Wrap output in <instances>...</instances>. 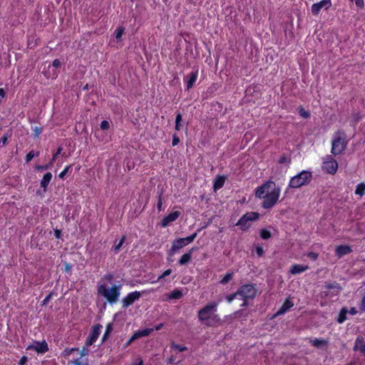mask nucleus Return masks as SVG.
I'll list each match as a JSON object with an SVG mask.
<instances>
[{
	"mask_svg": "<svg viewBox=\"0 0 365 365\" xmlns=\"http://www.w3.org/2000/svg\"><path fill=\"white\" fill-rule=\"evenodd\" d=\"M281 188L272 180H269L258 187L255 190V196L262 199V207L265 209L272 207L278 201Z\"/></svg>",
	"mask_w": 365,
	"mask_h": 365,
	"instance_id": "nucleus-1",
	"label": "nucleus"
},
{
	"mask_svg": "<svg viewBox=\"0 0 365 365\" xmlns=\"http://www.w3.org/2000/svg\"><path fill=\"white\" fill-rule=\"evenodd\" d=\"M218 303L212 302L205 306L198 312V319L207 326H214L220 322V319L215 314Z\"/></svg>",
	"mask_w": 365,
	"mask_h": 365,
	"instance_id": "nucleus-2",
	"label": "nucleus"
},
{
	"mask_svg": "<svg viewBox=\"0 0 365 365\" xmlns=\"http://www.w3.org/2000/svg\"><path fill=\"white\" fill-rule=\"evenodd\" d=\"M121 284H114L108 287L102 284L98 287V293L103 296L110 304H113L117 302L120 295Z\"/></svg>",
	"mask_w": 365,
	"mask_h": 365,
	"instance_id": "nucleus-3",
	"label": "nucleus"
},
{
	"mask_svg": "<svg viewBox=\"0 0 365 365\" xmlns=\"http://www.w3.org/2000/svg\"><path fill=\"white\" fill-rule=\"evenodd\" d=\"M346 135L342 130L336 131L331 143V153L334 155L341 154L346 147Z\"/></svg>",
	"mask_w": 365,
	"mask_h": 365,
	"instance_id": "nucleus-4",
	"label": "nucleus"
},
{
	"mask_svg": "<svg viewBox=\"0 0 365 365\" xmlns=\"http://www.w3.org/2000/svg\"><path fill=\"white\" fill-rule=\"evenodd\" d=\"M257 289L254 284H249L241 286L237 291L239 299L243 302L241 306L246 307L247 301L254 299L257 295Z\"/></svg>",
	"mask_w": 365,
	"mask_h": 365,
	"instance_id": "nucleus-5",
	"label": "nucleus"
},
{
	"mask_svg": "<svg viewBox=\"0 0 365 365\" xmlns=\"http://www.w3.org/2000/svg\"><path fill=\"white\" fill-rule=\"evenodd\" d=\"M312 178V174L307 170H302L299 174L292 177L289 182V187L292 188H299L303 185L309 184Z\"/></svg>",
	"mask_w": 365,
	"mask_h": 365,
	"instance_id": "nucleus-6",
	"label": "nucleus"
},
{
	"mask_svg": "<svg viewBox=\"0 0 365 365\" xmlns=\"http://www.w3.org/2000/svg\"><path fill=\"white\" fill-rule=\"evenodd\" d=\"M258 217L259 213L257 212H247L239 220L236 225L240 226L242 230H245L250 227L251 222L257 220Z\"/></svg>",
	"mask_w": 365,
	"mask_h": 365,
	"instance_id": "nucleus-7",
	"label": "nucleus"
},
{
	"mask_svg": "<svg viewBox=\"0 0 365 365\" xmlns=\"http://www.w3.org/2000/svg\"><path fill=\"white\" fill-rule=\"evenodd\" d=\"M197 233L195 232L189 237L185 238H180L178 240H175L173 242V245L170 249V252H172V254H174L181 248L189 245L195 239Z\"/></svg>",
	"mask_w": 365,
	"mask_h": 365,
	"instance_id": "nucleus-8",
	"label": "nucleus"
},
{
	"mask_svg": "<svg viewBox=\"0 0 365 365\" xmlns=\"http://www.w3.org/2000/svg\"><path fill=\"white\" fill-rule=\"evenodd\" d=\"M322 168L324 172L334 175L337 171L338 163L331 155H328L324 159Z\"/></svg>",
	"mask_w": 365,
	"mask_h": 365,
	"instance_id": "nucleus-9",
	"label": "nucleus"
},
{
	"mask_svg": "<svg viewBox=\"0 0 365 365\" xmlns=\"http://www.w3.org/2000/svg\"><path fill=\"white\" fill-rule=\"evenodd\" d=\"M331 6V0H322L312 6L311 11L313 15L317 16L322 9H328Z\"/></svg>",
	"mask_w": 365,
	"mask_h": 365,
	"instance_id": "nucleus-10",
	"label": "nucleus"
},
{
	"mask_svg": "<svg viewBox=\"0 0 365 365\" xmlns=\"http://www.w3.org/2000/svg\"><path fill=\"white\" fill-rule=\"evenodd\" d=\"M48 349V344L46 341H34L31 345L26 348L27 351L34 350L37 354H44Z\"/></svg>",
	"mask_w": 365,
	"mask_h": 365,
	"instance_id": "nucleus-11",
	"label": "nucleus"
},
{
	"mask_svg": "<svg viewBox=\"0 0 365 365\" xmlns=\"http://www.w3.org/2000/svg\"><path fill=\"white\" fill-rule=\"evenodd\" d=\"M101 329L102 326L101 324H97L92 328L89 336L86 342V346H91L97 340L100 335Z\"/></svg>",
	"mask_w": 365,
	"mask_h": 365,
	"instance_id": "nucleus-12",
	"label": "nucleus"
},
{
	"mask_svg": "<svg viewBox=\"0 0 365 365\" xmlns=\"http://www.w3.org/2000/svg\"><path fill=\"white\" fill-rule=\"evenodd\" d=\"M141 296L140 292H133L129 293L125 297H124L122 300V304L123 307H128L131 305L135 300H138Z\"/></svg>",
	"mask_w": 365,
	"mask_h": 365,
	"instance_id": "nucleus-13",
	"label": "nucleus"
},
{
	"mask_svg": "<svg viewBox=\"0 0 365 365\" xmlns=\"http://www.w3.org/2000/svg\"><path fill=\"white\" fill-rule=\"evenodd\" d=\"M180 215V212L179 211H175L170 214H169L168 216L165 217L162 222L161 225L163 227H165L169 225L170 223L172 222L175 221L179 216Z\"/></svg>",
	"mask_w": 365,
	"mask_h": 365,
	"instance_id": "nucleus-14",
	"label": "nucleus"
},
{
	"mask_svg": "<svg viewBox=\"0 0 365 365\" xmlns=\"http://www.w3.org/2000/svg\"><path fill=\"white\" fill-rule=\"evenodd\" d=\"M309 269L308 265H302L299 264H292L290 267L289 272L292 274H298Z\"/></svg>",
	"mask_w": 365,
	"mask_h": 365,
	"instance_id": "nucleus-15",
	"label": "nucleus"
},
{
	"mask_svg": "<svg viewBox=\"0 0 365 365\" xmlns=\"http://www.w3.org/2000/svg\"><path fill=\"white\" fill-rule=\"evenodd\" d=\"M351 248L348 245H340L336 248V254L339 258L344 255L351 253Z\"/></svg>",
	"mask_w": 365,
	"mask_h": 365,
	"instance_id": "nucleus-16",
	"label": "nucleus"
},
{
	"mask_svg": "<svg viewBox=\"0 0 365 365\" xmlns=\"http://www.w3.org/2000/svg\"><path fill=\"white\" fill-rule=\"evenodd\" d=\"M198 76V70H195L192 71L188 76V80L187 81V89L189 90L191 88L195 83L197 81Z\"/></svg>",
	"mask_w": 365,
	"mask_h": 365,
	"instance_id": "nucleus-17",
	"label": "nucleus"
},
{
	"mask_svg": "<svg viewBox=\"0 0 365 365\" xmlns=\"http://www.w3.org/2000/svg\"><path fill=\"white\" fill-rule=\"evenodd\" d=\"M294 306V304L292 302H291L289 299H287L282 304V306L280 307V309L277 311V315H282L284 314L286 312H287L290 308H292Z\"/></svg>",
	"mask_w": 365,
	"mask_h": 365,
	"instance_id": "nucleus-18",
	"label": "nucleus"
},
{
	"mask_svg": "<svg viewBox=\"0 0 365 365\" xmlns=\"http://www.w3.org/2000/svg\"><path fill=\"white\" fill-rule=\"evenodd\" d=\"M354 350H359L365 356V343L361 337L356 338Z\"/></svg>",
	"mask_w": 365,
	"mask_h": 365,
	"instance_id": "nucleus-19",
	"label": "nucleus"
},
{
	"mask_svg": "<svg viewBox=\"0 0 365 365\" xmlns=\"http://www.w3.org/2000/svg\"><path fill=\"white\" fill-rule=\"evenodd\" d=\"M309 343L312 346H314L317 348H319V347H322L324 346H327L329 342L326 339L314 338V339H310Z\"/></svg>",
	"mask_w": 365,
	"mask_h": 365,
	"instance_id": "nucleus-20",
	"label": "nucleus"
},
{
	"mask_svg": "<svg viewBox=\"0 0 365 365\" xmlns=\"http://www.w3.org/2000/svg\"><path fill=\"white\" fill-rule=\"evenodd\" d=\"M192 250L193 249L190 250L187 252H186L181 257V258L178 261V263L180 265L186 264L190 261L192 255Z\"/></svg>",
	"mask_w": 365,
	"mask_h": 365,
	"instance_id": "nucleus-21",
	"label": "nucleus"
},
{
	"mask_svg": "<svg viewBox=\"0 0 365 365\" xmlns=\"http://www.w3.org/2000/svg\"><path fill=\"white\" fill-rule=\"evenodd\" d=\"M225 182V177L217 176L214 180L213 189L215 191L223 187Z\"/></svg>",
	"mask_w": 365,
	"mask_h": 365,
	"instance_id": "nucleus-22",
	"label": "nucleus"
},
{
	"mask_svg": "<svg viewBox=\"0 0 365 365\" xmlns=\"http://www.w3.org/2000/svg\"><path fill=\"white\" fill-rule=\"evenodd\" d=\"M183 297V294L181 290L175 289L168 294L167 299H180Z\"/></svg>",
	"mask_w": 365,
	"mask_h": 365,
	"instance_id": "nucleus-23",
	"label": "nucleus"
},
{
	"mask_svg": "<svg viewBox=\"0 0 365 365\" xmlns=\"http://www.w3.org/2000/svg\"><path fill=\"white\" fill-rule=\"evenodd\" d=\"M153 331V329L150 328L138 330L134 333V338H137L138 339L141 337L146 336L149 335Z\"/></svg>",
	"mask_w": 365,
	"mask_h": 365,
	"instance_id": "nucleus-24",
	"label": "nucleus"
},
{
	"mask_svg": "<svg viewBox=\"0 0 365 365\" xmlns=\"http://www.w3.org/2000/svg\"><path fill=\"white\" fill-rule=\"evenodd\" d=\"M51 178H52V174L51 173H46L43 175V177L41 181V186L42 187H43L44 190H46L48 185L49 184V182L51 180Z\"/></svg>",
	"mask_w": 365,
	"mask_h": 365,
	"instance_id": "nucleus-25",
	"label": "nucleus"
},
{
	"mask_svg": "<svg viewBox=\"0 0 365 365\" xmlns=\"http://www.w3.org/2000/svg\"><path fill=\"white\" fill-rule=\"evenodd\" d=\"M348 313V310L346 307H343L341 311H340V313L339 314V317H338V319H337V322L339 323V324H342L344 321L346 320V314Z\"/></svg>",
	"mask_w": 365,
	"mask_h": 365,
	"instance_id": "nucleus-26",
	"label": "nucleus"
},
{
	"mask_svg": "<svg viewBox=\"0 0 365 365\" xmlns=\"http://www.w3.org/2000/svg\"><path fill=\"white\" fill-rule=\"evenodd\" d=\"M365 193V183L362 182L359 184L355 190V194L359 196H363Z\"/></svg>",
	"mask_w": 365,
	"mask_h": 365,
	"instance_id": "nucleus-27",
	"label": "nucleus"
},
{
	"mask_svg": "<svg viewBox=\"0 0 365 365\" xmlns=\"http://www.w3.org/2000/svg\"><path fill=\"white\" fill-rule=\"evenodd\" d=\"M232 277H233V273L232 272L227 273L220 279V283L222 284H225L228 283L232 279Z\"/></svg>",
	"mask_w": 365,
	"mask_h": 365,
	"instance_id": "nucleus-28",
	"label": "nucleus"
},
{
	"mask_svg": "<svg viewBox=\"0 0 365 365\" xmlns=\"http://www.w3.org/2000/svg\"><path fill=\"white\" fill-rule=\"evenodd\" d=\"M125 32V29L123 27H118L115 31V36L118 41H120L122 36Z\"/></svg>",
	"mask_w": 365,
	"mask_h": 365,
	"instance_id": "nucleus-29",
	"label": "nucleus"
},
{
	"mask_svg": "<svg viewBox=\"0 0 365 365\" xmlns=\"http://www.w3.org/2000/svg\"><path fill=\"white\" fill-rule=\"evenodd\" d=\"M260 237L264 240H267L271 237V232L267 229H262L260 230Z\"/></svg>",
	"mask_w": 365,
	"mask_h": 365,
	"instance_id": "nucleus-30",
	"label": "nucleus"
},
{
	"mask_svg": "<svg viewBox=\"0 0 365 365\" xmlns=\"http://www.w3.org/2000/svg\"><path fill=\"white\" fill-rule=\"evenodd\" d=\"M171 348L172 349H176L180 352H182V351H185L186 350H187V348L185 346H181V345H178L175 343H172L171 344Z\"/></svg>",
	"mask_w": 365,
	"mask_h": 365,
	"instance_id": "nucleus-31",
	"label": "nucleus"
},
{
	"mask_svg": "<svg viewBox=\"0 0 365 365\" xmlns=\"http://www.w3.org/2000/svg\"><path fill=\"white\" fill-rule=\"evenodd\" d=\"M172 273V269H168L167 270H165V272H163L162 273V274H160L158 277V279L156 282H158L160 281V279H163L164 277L170 275V274Z\"/></svg>",
	"mask_w": 365,
	"mask_h": 365,
	"instance_id": "nucleus-32",
	"label": "nucleus"
},
{
	"mask_svg": "<svg viewBox=\"0 0 365 365\" xmlns=\"http://www.w3.org/2000/svg\"><path fill=\"white\" fill-rule=\"evenodd\" d=\"M125 236H123L121 240H120V242L116 245H115L114 247V251L115 252H118L120 250V249L121 248L123 244L124 243V241H125Z\"/></svg>",
	"mask_w": 365,
	"mask_h": 365,
	"instance_id": "nucleus-33",
	"label": "nucleus"
},
{
	"mask_svg": "<svg viewBox=\"0 0 365 365\" xmlns=\"http://www.w3.org/2000/svg\"><path fill=\"white\" fill-rule=\"evenodd\" d=\"M71 168V165H67L63 170L59 174L58 177L61 179H63L65 175L67 174V173L69 171L70 168Z\"/></svg>",
	"mask_w": 365,
	"mask_h": 365,
	"instance_id": "nucleus-34",
	"label": "nucleus"
},
{
	"mask_svg": "<svg viewBox=\"0 0 365 365\" xmlns=\"http://www.w3.org/2000/svg\"><path fill=\"white\" fill-rule=\"evenodd\" d=\"M237 298H239V295L237 294V292H236L233 294L227 296L226 299L228 303H231L235 299H237Z\"/></svg>",
	"mask_w": 365,
	"mask_h": 365,
	"instance_id": "nucleus-35",
	"label": "nucleus"
},
{
	"mask_svg": "<svg viewBox=\"0 0 365 365\" xmlns=\"http://www.w3.org/2000/svg\"><path fill=\"white\" fill-rule=\"evenodd\" d=\"M110 128V124L107 120H103L101 123V128L103 130H108Z\"/></svg>",
	"mask_w": 365,
	"mask_h": 365,
	"instance_id": "nucleus-36",
	"label": "nucleus"
},
{
	"mask_svg": "<svg viewBox=\"0 0 365 365\" xmlns=\"http://www.w3.org/2000/svg\"><path fill=\"white\" fill-rule=\"evenodd\" d=\"M359 309L361 312H365V292L361 299V303L359 305Z\"/></svg>",
	"mask_w": 365,
	"mask_h": 365,
	"instance_id": "nucleus-37",
	"label": "nucleus"
},
{
	"mask_svg": "<svg viewBox=\"0 0 365 365\" xmlns=\"http://www.w3.org/2000/svg\"><path fill=\"white\" fill-rule=\"evenodd\" d=\"M318 256L317 253L313 252H310L307 254V257L312 260H316L318 258Z\"/></svg>",
	"mask_w": 365,
	"mask_h": 365,
	"instance_id": "nucleus-38",
	"label": "nucleus"
},
{
	"mask_svg": "<svg viewBox=\"0 0 365 365\" xmlns=\"http://www.w3.org/2000/svg\"><path fill=\"white\" fill-rule=\"evenodd\" d=\"M38 154H36L37 155ZM36 155V153H34V151H31L30 153H29L26 157V160L27 162L31 160V159H33V158H34V156Z\"/></svg>",
	"mask_w": 365,
	"mask_h": 365,
	"instance_id": "nucleus-39",
	"label": "nucleus"
},
{
	"mask_svg": "<svg viewBox=\"0 0 365 365\" xmlns=\"http://www.w3.org/2000/svg\"><path fill=\"white\" fill-rule=\"evenodd\" d=\"M299 113H300V115H301L302 117L305 118H309V115H310L309 112L304 110L303 108H302V109L300 110Z\"/></svg>",
	"mask_w": 365,
	"mask_h": 365,
	"instance_id": "nucleus-40",
	"label": "nucleus"
},
{
	"mask_svg": "<svg viewBox=\"0 0 365 365\" xmlns=\"http://www.w3.org/2000/svg\"><path fill=\"white\" fill-rule=\"evenodd\" d=\"M63 148L61 147H59L56 151V153L53 155L51 163L56 159L57 156L61 154Z\"/></svg>",
	"mask_w": 365,
	"mask_h": 365,
	"instance_id": "nucleus-41",
	"label": "nucleus"
},
{
	"mask_svg": "<svg viewBox=\"0 0 365 365\" xmlns=\"http://www.w3.org/2000/svg\"><path fill=\"white\" fill-rule=\"evenodd\" d=\"M7 140L8 137L4 135L0 140V147L5 145L6 144Z\"/></svg>",
	"mask_w": 365,
	"mask_h": 365,
	"instance_id": "nucleus-42",
	"label": "nucleus"
},
{
	"mask_svg": "<svg viewBox=\"0 0 365 365\" xmlns=\"http://www.w3.org/2000/svg\"><path fill=\"white\" fill-rule=\"evenodd\" d=\"M256 252H257L258 256L261 257L263 255V253H264V250H263V248L262 247L257 246L256 247Z\"/></svg>",
	"mask_w": 365,
	"mask_h": 365,
	"instance_id": "nucleus-43",
	"label": "nucleus"
},
{
	"mask_svg": "<svg viewBox=\"0 0 365 365\" xmlns=\"http://www.w3.org/2000/svg\"><path fill=\"white\" fill-rule=\"evenodd\" d=\"M179 142H180L179 138L176 135H174L173 138V142H172L173 145V146L177 145Z\"/></svg>",
	"mask_w": 365,
	"mask_h": 365,
	"instance_id": "nucleus-44",
	"label": "nucleus"
},
{
	"mask_svg": "<svg viewBox=\"0 0 365 365\" xmlns=\"http://www.w3.org/2000/svg\"><path fill=\"white\" fill-rule=\"evenodd\" d=\"M131 365H144V363L143 359L139 358L137 361H133Z\"/></svg>",
	"mask_w": 365,
	"mask_h": 365,
	"instance_id": "nucleus-45",
	"label": "nucleus"
},
{
	"mask_svg": "<svg viewBox=\"0 0 365 365\" xmlns=\"http://www.w3.org/2000/svg\"><path fill=\"white\" fill-rule=\"evenodd\" d=\"M52 65H53V67H55V68H58V67H60V66H61V62H60V61H59V60H58V59H55V60L53 61Z\"/></svg>",
	"mask_w": 365,
	"mask_h": 365,
	"instance_id": "nucleus-46",
	"label": "nucleus"
},
{
	"mask_svg": "<svg viewBox=\"0 0 365 365\" xmlns=\"http://www.w3.org/2000/svg\"><path fill=\"white\" fill-rule=\"evenodd\" d=\"M113 279V275L112 274H107L104 276V279L107 281H111Z\"/></svg>",
	"mask_w": 365,
	"mask_h": 365,
	"instance_id": "nucleus-47",
	"label": "nucleus"
},
{
	"mask_svg": "<svg viewBox=\"0 0 365 365\" xmlns=\"http://www.w3.org/2000/svg\"><path fill=\"white\" fill-rule=\"evenodd\" d=\"M41 133V128H37V127L35 128V129H34V135H35V137H38L40 135Z\"/></svg>",
	"mask_w": 365,
	"mask_h": 365,
	"instance_id": "nucleus-48",
	"label": "nucleus"
},
{
	"mask_svg": "<svg viewBox=\"0 0 365 365\" xmlns=\"http://www.w3.org/2000/svg\"><path fill=\"white\" fill-rule=\"evenodd\" d=\"M182 121V115L180 113H178L175 118V123H180Z\"/></svg>",
	"mask_w": 365,
	"mask_h": 365,
	"instance_id": "nucleus-49",
	"label": "nucleus"
},
{
	"mask_svg": "<svg viewBox=\"0 0 365 365\" xmlns=\"http://www.w3.org/2000/svg\"><path fill=\"white\" fill-rule=\"evenodd\" d=\"M348 312L349 314H351V315H355V314H357V310H356V309L355 307H352V308L350 309L349 311H348Z\"/></svg>",
	"mask_w": 365,
	"mask_h": 365,
	"instance_id": "nucleus-50",
	"label": "nucleus"
},
{
	"mask_svg": "<svg viewBox=\"0 0 365 365\" xmlns=\"http://www.w3.org/2000/svg\"><path fill=\"white\" fill-rule=\"evenodd\" d=\"M162 205H163V202H162L161 197H160L158 199V204H157L158 209L159 211L161 210Z\"/></svg>",
	"mask_w": 365,
	"mask_h": 365,
	"instance_id": "nucleus-51",
	"label": "nucleus"
},
{
	"mask_svg": "<svg viewBox=\"0 0 365 365\" xmlns=\"http://www.w3.org/2000/svg\"><path fill=\"white\" fill-rule=\"evenodd\" d=\"M110 325L108 324V327H107V329H106V333L104 334V336H103V339L106 338V335L108 334L110 331Z\"/></svg>",
	"mask_w": 365,
	"mask_h": 365,
	"instance_id": "nucleus-52",
	"label": "nucleus"
},
{
	"mask_svg": "<svg viewBox=\"0 0 365 365\" xmlns=\"http://www.w3.org/2000/svg\"><path fill=\"white\" fill-rule=\"evenodd\" d=\"M138 339L137 338H134V334L132 336V337L128 341L127 345L130 344L134 340Z\"/></svg>",
	"mask_w": 365,
	"mask_h": 365,
	"instance_id": "nucleus-53",
	"label": "nucleus"
},
{
	"mask_svg": "<svg viewBox=\"0 0 365 365\" xmlns=\"http://www.w3.org/2000/svg\"><path fill=\"white\" fill-rule=\"evenodd\" d=\"M75 349H71L70 350H65L64 351V354L68 356L73 351H74Z\"/></svg>",
	"mask_w": 365,
	"mask_h": 365,
	"instance_id": "nucleus-54",
	"label": "nucleus"
},
{
	"mask_svg": "<svg viewBox=\"0 0 365 365\" xmlns=\"http://www.w3.org/2000/svg\"><path fill=\"white\" fill-rule=\"evenodd\" d=\"M73 365H88V364H83V363H81V362L78 361L77 360H76L75 361H73Z\"/></svg>",
	"mask_w": 365,
	"mask_h": 365,
	"instance_id": "nucleus-55",
	"label": "nucleus"
},
{
	"mask_svg": "<svg viewBox=\"0 0 365 365\" xmlns=\"http://www.w3.org/2000/svg\"><path fill=\"white\" fill-rule=\"evenodd\" d=\"M175 129L177 130H180L181 129V124H180V123H178V124H177V123H175Z\"/></svg>",
	"mask_w": 365,
	"mask_h": 365,
	"instance_id": "nucleus-56",
	"label": "nucleus"
},
{
	"mask_svg": "<svg viewBox=\"0 0 365 365\" xmlns=\"http://www.w3.org/2000/svg\"><path fill=\"white\" fill-rule=\"evenodd\" d=\"M55 235H56V237L58 238L60 237V235H61V232L59 230H55Z\"/></svg>",
	"mask_w": 365,
	"mask_h": 365,
	"instance_id": "nucleus-57",
	"label": "nucleus"
},
{
	"mask_svg": "<svg viewBox=\"0 0 365 365\" xmlns=\"http://www.w3.org/2000/svg\"><path fill=\"white\" fill-rule=\"evenodd\" d=\"M71 267L68 264H66V270L69 271L71 269Z\"/></svg>",
	"mask_w": 365,
	"mask_h": 365,
	"instance_id": "nucleus-58",
	"label": "nucleus"
},
{
	"mask_svg": "<svg viewBox=\"0 0 365 365\" xmlns=\"http://www.w3.org/2000/svg\"><path fill=\"white\" fill-rule=\"evenodd\" d=\"M284 161H285V158L284 157L281 158L280 160H279V163H283Z\"/></svg>",
	"mask_w": 365,
	"mask_h": 365,
	"instance_id": "nucleus-59",
	"label": "nucleus"
},
{
	"mask_svg": "<svg viewBox=\"0 0 365 365\" xmlns=\"http://www.w3.org/2000/svg\"><path fill=\"white\" fill-rule=\"evenodd\" d=\"M23 363H24V361H23V356H22V357L19 359V364L20 365H23Z\"/></svg>",
	"mask_w": 365,
	"mask_h": 365,
	"instance_id": "nucleus-60",
	"label": "nucleus"
},
{
	"mask_svg": "<svg viewBox=\"0 0 365 365\" xmlns=\"http://www.w3.org/2000/svg\"><path fill=\"white\" fill-rule=\"evenodd\" d=\"M163 327V324H159L158 326L156 327L155 329L156 330H159L161 327Z\"/></svg>",
	"mask_w": 365,
	"mask_h": 365,
	"instance_id": "nucleus-61",
	"label": "nucleus"
},
{
	"mask_svg": "<svg viewBox=\"0 0 365 365\" xmlns=\"http://www.w3.org/2000/svg\"><path fill=\"white\" fill-rule=\"evenodd\" d=\"M168 361H169V363H170V364L173 363V361H174V360H173V358H170V359H168Z\"/></svg>",
	"mask_w": 365,
	"mask_h": 365,
	"instance_id": "nucleus-62",
	"label": "nucleus"
},
{
	"mask_svg": "<svg viewBox=\"0 0 365 365\" xmlns=\"http://www.w3.org/2000/svg\"><path fill=\"white\" fill-rule=\"evenodd\" d=\"M86 353L85 352V348L82 350L81 355H86Z\"/></svg>",
	"mask_w": 365,
	"mask_h": 365,
	"instance_id": "nucleus-63",
	"label": "nucleus"
},
{
	"mask_svg": "<svg viewBox=\"0 0 365 365\" xmlns=\"http://www.w3.org/2000/svg\"><path fill=\"white\" fill-rule=\"evenodd\" d=\"M49 297H50L48 296V297H47L44 299V301H43V302H44V303L46 302V301H48V299H49Z\"/></svg>",
	"mask_w": 365,
	"mask_h": 365,
	"instance_id": "nucleus-64",
	"label": "nucleus"
}]
</instances>
